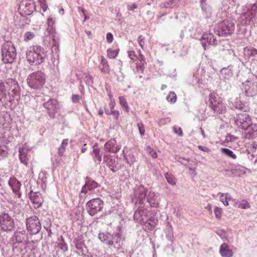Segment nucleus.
Wrapping results in <instances>:
<instances>
[{
  "instance_id": "1",
  "label": "nucleus",
  "mask_w": 257,
  "mask_h": 257,
  "mask_svg": "<svg viewBox=\"0 0 257 257\" xmlns=\"http://www.w3.org/2000/svg\"><path fill=\"white\" fill-rule=\"evenodd\" d=\"M235 123L239 129L245 131V138L251 139L257 135V123H253L250 115L246 112L236 115Z\"/></svg>"
},
{
  "instance_id": "2",
  "label": "nucleus",
  "mask_w": 257,
  "mask_h": 257,
  "mask_svg": "<svg viewBox=\"0 0 257 257\" xmlns=\"http://www.w3.org/2000/svg\"><path fill=\"white\" fill-rule=\"evenodd\" d=\"M47 51L40 46H34L27 51L26 58L31 65H38L42 63L47 57Z\"/></svg>"
},
{
  "instance_id": "3",
  "label": "nucleus",
  "mask_w": 257,
  "mask_h": 257,
  "mask_svg": "<svg viewBox=\"0 0 257 257\" xmlns=\"http://www.w3.org/2000/svg\"><path fill=\"white\" fill-rule=\"evenodd\" d=\"M20 87L15 80L8 79L0 82V101L6 97L7 93L12 97L19 96Z\"/></svg>"
},
{
  "instance_id": "4",
  "label": "nucleus",
  "mask_w": 257,
  "mask_h": 257,
  "mask_svg": "<svg viewBox=\"0 0 257 257\" xmlns=\"http://www.w3.org/2000/svg\"><path fill=\"white\" fill-rule=\"evenodd\" d=\"M2 61L6 64H12L17 58L16 49L11 41L5 42L1 47Z\"/></svg>"
},
{
  "instance_id": "5",
  "label": "nucleus",
  "mask_w": 257,
  "mask_h": 257,
  "mask_svg": "<svg viewBox=\"0 0 257 257\" xmlns=\"http://www.w3.org/2000/svg\"><path fill=\"white\" fill-rule=\"evenodd\" d=\"M234 29L235 24L233 21L225 20L217 24L214 32L219 36L227 37L234 32Z\"/></svg>"
},
{
  "instance_id": "6",
  "label": "nucleus",
  "mask_w": 257,
  "mask_h": 257,
  "mask_svg": "<svg viewBox=\"0 0 257 257\" xmlns=\"http://www.w3.org/2000/svg\"><path fill=\"white\" fill-rule=\"evenodd\" d=\"M13 240H15L13 245V250L19 247L22 254H25L27 252L26 249L28 247L26 245L28 242V234L25 230L15 232Z\"/></svg>"
},
{
  "instance_id": "7",
  "label": "nucleus",
  "mask_w": 257,
  "mask_h": 257,
  "mask_svg": "<svg viewBox=\"0 0 257 257\" xmlns=\"http://www.w3.org/2000/svg\"><path fill=\"white\" fill-rule=\"evenodd\" d=\"M27 81L28 86L31 88L39 89L45 83V75L40 71L34 72L28 76Z\"/></svg>"
},
{
  "instance_id": "8",
  "label": "nucleus",
  "mask_w": 257,
  "mask_h": 257,
  "mask_svg": "<svg viewBox=\"0 0 257 257\" xmlns=\"http://www.w3.org/2000/svg\"><path fill=\"white\" fill-rule=\"evenodd\" d=\"M26 225L27 232L30 235L37 234L42 228V224L40 219L35 215L26 219Z\"/></svg>"
},
{
  "instance_id": "9",
  "label": "nucleus",
  "mask_w": 257,
  "mask_h": 257,
  "mask_svg": "<svg viewBox=\"0 0 257 257\" xmlns=\"http://www.w3.org/2000/svg\"><path fill=\"white\" fill-rule=\"evenodd\" d=\"M15 223L13 217L5 212L0 213V229L4 232H10L14 230Z\"/></svg>"
},
{
  "instance_id": "10",
  "label": "nucleus",
  "mask_w": 257,
  "mask_h": 257,
  "mask_svg": "<svg viewBox=\"0 0 257 257\" xmlns=\"http://www.w3.org/2000/svg\"><path fill=\"white\" fill-rule=\"evenodd\" d=\"M104 202L99 198H93L88 201L86 204L87 213L91 216L100 212L103 208Z\"/></svg>"
},
{
  "instance_id": "11",
  "label": "nucleus",
  "mask_w": 257,
  "mask_h": 257,
  "mask_svg": "<svg viewBox=\"0 0 257 257\" xmlns=\"http://www.w3.org/2000/svg\"><path fill=\"white\" fill-rule=\"evenodd\" d=\"M43 107L46 109L49 116L52 119L55 117L56 114L59 108V103L55 99H50L47 102H44Z\"/></svg>"
},
{
  "instance_id": "12",
  "label": "nucleus",
  "mask_w": 257,
  "mask_h": 257,
  "mask_svg": "<svg viewBox=\"0 0 257 257\" xmlns=\"http://www.w3.org/2000/svg\"><path fill=\"white\" fill-rule=\"evenodd\" d=\"M201 43L204 49H206L207 46L217 45V40L214 36L211 34H205L202 35L200 39Z\"/></svg>"
},
{
  "instance_id": "13",
  "label": "nucleus",
  "mask_w": 257,
  "mask_h": 257,
  "mask_svg": "<svg viewBox=\"0 0 257 257\" xmlns=\"http://www.w3.org/2000/svg\"><path fill=\"white\" fill-rule=\"evenodd\" d=\"M135 195L137 198V202L140 205L147 203V191L146 188L142 185H140L135 192Z\"/></svg>"
},
{
  "instance_id": "14",
  "label": "nucleus",
  "mask_w": 257,
  "mask_h": 257,
  "mask_svg": "<svg viewBox=\"0 0 257 257\" xmlns=\"http://www.w3.org/2000/svg\"><path fill=\"white\" fill-rule=\"evenodd\" d=\"M29 196L35 209L39 208L42 205L43 199L39 192H33L31 190L29 193Z\"/></svg>"
},
{
  "instance_id": "15",
  "label": "nucleus",
  "mask_w": 257,
  "mask_h": 257,
  "mask_svg": "<svg viewBox=\"0 0 257 257\" xmlns=\"http://www.w3.org/2000/svg\"><path fill=\"white\" fill-rule=\"evenodd\" d=\"M8 184L11 188L14 193L17 195L18 198H21L22 194L20 192V189L22 186L21 182L15 177H11L9 180Z\"/></svg>"
},
{
  "instance_id": "16",
  "label": "nucleus",
  "mask_w": 257,
  "mask_h": 257,
  "mask_svg": "<svg viewBox=\"0 0 257 257\" xmlns=\"http://www.w3.org/2000/svg\"><path fill=\"white\" fill-rule=\"evenodd\" d=\"M121 146L116 144L115 139H111L107 141L104 145L105 151L110 153H116L119 151Z\"/></svg>"
},
{
  "instance_id": "17",
  "label": "nucleus",
  "mask_w": 257,
  "mask_h": 257,
  "mask_svg": "<svg viewBox=\"0 0 257 257\" xmlns=\"http://www.w3.org/2000/svg\"><path fill=\"white\" fill-rule=\"evenodd\" d=\"M229 106L230 108L233 109H238L242 110L243 112H246L249 109L247 105L242 102L239 98H236L233 101L229 102Z\"/></svg>"
},
{
  "instance_id": "18",
  "label": "nucleus",
  "mask_w": 257,
  "mask_h": 257,
  "mask_svg": "<svg viewBox=\"0 0 257 257\" xmlns=\"http://www.w3.org/2000/svg\"><path fill=\"white\" fill-rule=\"evenodd\" d=\"M24 8L23 10L24 14L26 16H29L36 10V5L33 0H27L22 3V5H24Z\"/></svg>"
},
{
  "instance_id": "19",
  "label": "nucleus",
  "mask_w": 257,
  "mask_h": 257,
  "mask_svg": "<svg viewBox=\"0 0 257 257\" xmlns=\"http://www.w3.org/2000/svg\"><path fill=\"white\" fill-rule=\"evenodd\" d=\"M112 243L108 244L109 247H113L117 250L122 248L123 242L121 240V235L119 233H113V236L111 240Z\"/></svg>"
},
{
  "instance_id": "20",
  "label": "nucleus",
  "mask_w": 257,
  "mask_h": 257,
  "mask_svg": "<svg viewBox=\"0 0 257 257\" xmlns=\"http://www.w3.org/2000/svg\"><path fill=\"white\" fill-rule=\"evenodd\" d=\"M209 105L208 107L210 108L212 107H214L220 103L222 102L221 97L215 92H212L209 95Z\"/></svg>"
},
{
  "instance_id": "21",
  "label": "nucleus",
  "mask_w": 257,
  "mask_h": 257,
  "mask_svg": "<svg viewBox=\"0 0 257 257\" xmlns=\"http://www.w3.org/2000/svg\"><path fill=\"white\" fill-rule=\"evenodd\" d=\"M28 152V149L24 147H20L19 149V157L20 162L26 166H28V162L29 159Z\"/></svg>"
},
{
  "instance_id": "22",
  "label": "nucleus",
  "mask_w": 257,
  "mask_h": 257,
  "mask_svg": "<svg viewBox=\"0 0 257 257\" xmlns=\"http://www.w3.org/2000/svg\"><path fill=\"white\" fill-rule=\"evenodd\" d=\"M113 236V233L111 234L109 232H105L99 233L98 237L101 242L108 245L110 243H112V242L111 241V240Z\"/></svg>"
},
{
  "instance_id": "23",
  "label": "nucleus",
  "mask_w": 257,
  "mask_h": 257,
  "mask_svg": "<svg viewBox=\"0 0 257 257\" xmlns=\"http://www.w3.org/2000/svg\"><path fill=\"white\" fill-rule=\"evenodd\" d=\"M219 252L223 257H231L233 255L232 250L229 248L226 243H223L220 246Z\"/></svg>"
},
{
  "instance_id": "24",
  "label": "nucleus",
  "mask_w": 257,
  "mask_h": 257,
  "mask_svg": "<svg viewBox=\"0 0 257 257\" xmlns=\"http://www.w3.org/2000/svg\"><path fill=\"white\" fill-rule=\"evenodd\" d=\"M255 17L250 15V13L246 12L243 13L239 17V22L244 25H248L250 24V22L252 21Z\"/></svg>"
},
{
  "instance_id": "25",
  "label": "nucleus",
  "mask_w": 257,
  "mask_h": 257,
  "mask_svg": "<svg viewBox=\"0 0 257 257\" xmlns=\"http://www.w3.org/2000/svg\"><path fill=\"white\" fill-rule=\"evenodd\" d=\"M214 114H223L226 111V106L222 102L215 105L214 107L210 108Z\"/></svg>"
},
{
  "instance_id": "26",
  "label": "nucleus",
  "mask_w": 257,
  "mask_h": 257,
  "mask_svg": "<svg viewBox=\"0 0 257 257\" xmlns=\"http://www.w3.org/2000/svg\"><path fill=\"white\" fill-rule=\"evenodd\" d=\"M85 185L87 187L88 189H89L90 192H92L99 186L96 182L92 180L89 177H86L85 178Z\"/></svg>"
},
{
  "instance_id": "27",
  "label": "nucleus",
  "mask_w": 257,
  "mask_h": 257,
  "mask_svg": "<svg viewBox=\"0 0 257 257\" xmlns=\"http://www.w3.org/2000/svg\"><path fill=\"white\" fill-rule=\"evenodd\" d=\"M220 73L224 78L229 79L233 75L232 66L229 65L227 67L223 68L220 71Z\"/></svg>"
},
{
  "instance_id": "28",
  "label": "nucleus",
  "mask_w": 257,
  "mask_h": 257,
  "mask_svg": "<svg viewBox=\"0 0 257 257\" xmlns=\"http://www.w3.org/2000/svg\"><path fill=\"white\" fill-rule=\"evenodd\" d=\"M52 40V52L53 53H58L59 52V44L58 42V38L54 35L51 36L49 38V41Z\"/></svg>"
},
{
  "instance_id": "29",
  "label": "nucleus",
  "mask_w": 257,
  "mask_h": 257,
  "mask_svg": "<svg viewBox=\"0 0 257 257\" xmlns=\"http://www.w3.org/2000/svg\"><path fill=\"white\" fill-rule=\"evenodd\" d=\"M99 68L101 72L103 74H109L110 72V68L108 62L103 57H101Z\"/></svg>"
},
{
  "instance_id": "30",
  "label": "nucleus",
  "mask_w": 257,
  "mask_h": 257,
  "mask_svg": "<svg viewBox=\"0 0 257 257\" xmlns=\"http://www.w3.org/2000/svg\"><path fill=\"white\" fill-rule=\"evenodd\" d=\"M200 6L203 12V15L204 17L206 18H210L212 14V10L211 7L207 5H202Z\"/></svg>"
},
{
  "instance_id": "31",
  "label": "nucleus",
  "mask_w": 257,
  "mask_h": 257,
  "mask_svg": "<svg viewBox=\"0 0 257 257\" xmlns=\"http://www.w3.org/2000/svg\"><path fill=\"white\" fill-rule=\"evenodd\" d=\"M91 193V192H90L89 189H88L87 187L84 184L82 186L81 190L79 195L80 201L84 200L85 197L87 196V194Z\"/></svg>"
},
{
  "instance_id": "32",
  "label": "nucleus",
  "mask_w": 257,
  "mask_h": 257,
  "mask_svg": "<svg viewBox=\"0 0 257 257\" xmlns=\"http://www.w3.org/2000/svg\"><path fill=\"white\" fill-rule=\"evenodd\" d=\"M165 232L167 238L172 242L174 238L173 229L169 222H167V228L166 229Z\"/></svg>"
},
{
  "instance_id": "33",
  "label": "nucleus",
  "mask_w": 257,
  "mask_h": 257,
  "mask_svg": "<svg viewBox=\"0 0 257 257\" xmlns=\"http://www.w3.org/2000/svg\"><path fill=\"white\" fill-rule=\"evenodd\" d=\"M244 54L248 58L254 57L257 55V50L255 48H248L247 47L244 48Z\"/></svg>"
},
{
  "instance_id": "34",
  "label": "nucleus",
  "mask_w": 257,
  "mask_h": 257,
  "mask_svg": "<svg viewBox=\"0 0 257 257\" xmlns=\"http://www.w3.org/2000/svg\"><path fill=\"white\" fill-rule=\"evenodd\" d=\"M246 12L248 13H250L251 16L255 17L256 14L257 13V4H253L249 5L247 6V10Z\"/></svg>"
},
{
  "instance_id": "35",
  "label": "nucleus",
  "mask_w": 257,
  "mask_h": 257,
  "mask_svg": "<svg viewBox=\"0 0 257 257\" xmlns=\"http://www.w3.org/2000/svg\"><path fill=\"white\" fill-rule=\"evenodd\" d=\"M8 148L6 145H0V160L8 156Z\"/></svg>"
},
{
  "instance_id": "36",
  "label": "nucleus",
  "mask_w": 257,
  "mask_h": 257,
  "mask_svg": "<svg viewBox=\"0 0 257 257\" xmlns=\"http://www.w3.org/2000/svg\"><path fill=\"white\" fill-rule=\"evenodd\" d=\"M221 152L225 155L226 156L231 158L233 159L236 158V155L233 153V151L227 148H221L220 150Z\"/></svg>"
},
{
  "instance_id": "37",
  "label": "nucleus",
  "mask_w": 257,
  "mask_h": 257,
  "mask_svg": "<svg viewBox=\"0 0 257 257\" xmlns=\"http://www.w3.org/2000/svg\"><path fill=\"white\" fill-rule=\"evenodd\" d=\"M179 0H170L169 2L164 4V7L165 8H174L177 7Z\"/></svg>"
},
{
  "instance_id": "38",
  "label": "nucleus",
  "mask_w": 257,
  "mask_h": 257,
  "mask_svg": "<svg viewBox=\"0 0 257 257\" xmlns=\"http://www.w3.org/2000/svg\"><path fill=\"white\" fill-rule=\"evenodd\" d=\"M165 177L167 180V182L172 185H175L176 183V180L174 176V175L172 174H170L169 173H166L165 174Z\"/></svg>"
},
{
  "instance_id": "39",
  "label": "nucleus",
  "mask_w": 257,
  "mask_h": 257,
  "mask_svg": "<svg viewBox=\"0 0 257 257\" xmlns=\"http://www.w3.org/2000/svg\"><path fill=\"white\" fill-rule=\"evenodd\" d=\"M82 78L84 79L86 85L92 86L93 84V79L90 74H85L83 75Z\"/></svg>"
},
{
  "instance_id": "40",
  "label": "nucleus",
  "mask_w": 257,
  "mask_h": 257,
  "mask_svg": "<svg viewBox=\"0 0 257 257\" xmlns=\"http://www.w3.org/2000/svg\"><path fill=\"white\" fill-rule=\"evenodd\" d=\"M231 196L228 193H223L220 196V200L223 203V204L227 206L228 205V200H230Z\"/></svg>"
},
{
  "instance_id": "41",
  "label": "nucleus",
  "mask_w": 257,
  "mask_h": 257,
  "mask_svg": "<svg viewBox=\"0 0 257 257\" xmlns=\"http://www.w3.org/2000/svg\"><path fill=\"white\" fill-rule=\"evenodd\" d=\"M119 100L121 107L126 112H128L129 111V107L125 98L123 96H121L119 97Z\"/></svg>"
},
{
  "instance_id": "42",
  "label": "nucleus",
  "mask_w": 257,
  "mask_h": 257,
  "mask_svg": "<svg viewBox=\"0 0 257 257\" xmlns=\"http://www.w3.org/2000/svg\"><path fill=\"white\" fill-rule=\"evenodd\" d=\"M94 154V161L97 164H100L101 162V155L100 154V149L98 148L93 149Z\"/></svg>"
},
{
  "instance_id": "43",
  "label": "nucleus",
  "mask_w": 257,
  "mask_h": 257,
  "mask_svg": "<svg viewBox=\"0 0 257 257\" xmlns=\"http://www.w3.org/2000/svg\"><path fill=\"white\" fill-rule=\"evenodd\" d=\"M167 100L171 103H174L177 100V96L175 93L173 91L170 92L166 97Z\"/></svg>"
},
{
  "instance_id": "44",
  "label": "nucleus",
  "mask_w": 257,
  "mask_h": 257,
  "mask_svg": "<svg viewBox=\"0 0 257 257\" xmlns=\"http://www.w3.org/2000/svg\"><path fill=\"white\" fill-rule=\"evenodd\" d=\"M108 167L109 169L113 172L115 173L118 170V168L116 167V164L114 160L110 159L108 163Z\"/></svg>"
},
{
  "instance_id": "45",
  "label": "nucleus",
  "mask_w": 257,
  "mask_h": 257,
  "mask_svg": "<svg viewBox=\"0 0 257 257\" xmlns=\"http://www.w3.org/2000/svg\"><path fill=\"white\" fill-rule=\"evenodd\" d=\"M141 206H140L138 210H137L134 213V218L135 219L139 220L140 219L141 217H142L143 215H145L146 212L143 209H142Z\"/></svg>"
},
{
  "instance_id": "46",
  "label": "nucleus",
  "mask_w": 257,
  "mask_h": 257,
  "mask_svg": "<svg viewBox=\"0 0 257 257\" xmlns=\"http://www.w3.org/2000/svg\"><path fill=\"white\" fill-rule=\"evenodd\" d=\"M147 203L153 207H158L159 206V202H156V200L154 198L147 197Z\"/></svg>"
},
{
  "instance_id": "47",
  "label": "nucleus",
  "mask_w": 257,
  "mask_h": 257,
  "mask_svg": "<svg viewBox=\"0 0 257 257\" xmlns=\"http://www.w3.org/2000/svg\"><path fill=\"white\" fill-rule=\"evenodd\" d=\"M237 207L238 208L245 209L249 208L250 205L246 200H243L238 204Z\"/></svg>"
},
{
  "instance_id": "48",
  "label": "nucleus",
  "mask_w": 257,
  "mask_h": 257,
  "mask_svg": "<svg viewBox=\"0 0 257 257\" xmlns=\"http://www.w3.org/2000/svg\"><path fill=\"white\" fill-rule=\"evenodd\" d=\"M58 246L63 252H65L68 250L67 244L65 242L63 238H62L61 240L58 243Z\"/></svg>"
},
{
  "instance_id": "49",
  "label": "nucleus",
  "mask_w": 257,
  "mask_h": 257,
  "mask_svg": "<svg viewBox=\"0 0 257 257\" xmlns=\"http://www.w3.org/2000/svg\"><path fill=\"white\" fill-rule=\"evenodd\" d=\"M118 54V51L117 50H113L108 49L107 50V55L110 58H115Z\"/></svg>"
},
{
  "instance_id": "50",
  "label": "nucleus",
  "mask_w": 257,
  "mask_h": 257,
  "mask_svg": "<svg viewBox=\"0 0 257 257\" xmlns=\"http://www.w3.org/2000/svg\"><path fill=\"white\" fill-rule=\"evenodd\" d=\"M222 209L221 208H219L217 206L215 207L214 210V212L216 217L217 219L221 218V217L222 216Z\"/></svg>"
},
{
  "instance_id": "51",
  "label": "nucleus",
  "mask_w": 257,
  "mask_h": 257,
  "mask_svg": "<svg viewBox=\"0 0 257 257\" xmlns=\"http://www.w3.org/2000/svg\"><path fill=\"white\" fill-rule=\"evenodd\" d=\"M178 161L181 164L187 166L188 165H190V160L189 159H186L184 158L179 157L178 158Z\"/></svg>"
},
{
  "instance_id": "52",
  "label": "nucleus",
  "mask_w": 257,
  "mask_h": 257,
  "mask_svg": "<svg viewBox=\"0 0 257 257\" xmlns=\"http://www.w3.org/2000/svg\"><path fill=\"white\" fill-rule=\"evenodd\" d=\"M75 247L79 250L83 251V246H85L84 243L81 240H77L75 244Z\"/></svg>"
},
{
  "instance_id": "53",
  "label": "nucleus",
  "mask_w": 257,
  "mask_h": 257,
  "mask_svg": "<svg viewBox=\"0 0 257 257\" xmlns=\"http://www.w3.org/2000/svg\"><path fill=\"white\" fill-rule=\"evenodd\" d=\"M54 34V31L52 26H48V27L45 32V36H47L48 35L50 36H53Z\"/></svg>"
},
{
  "instance_id": "54",
  "label": "nucleus",
  "mask_w": 257,
  "mask_h": 257,
  "mask_svg": "<svg viewBox=\"0 0 257 257\" xmlns=\"http://www.w3.org/2000/svg\"><path fill=\"white\" fill-rule=\"evenodd\" d=\"M138 42L142 48L144 49L145 46V38L142 35L139 36Z\"/></svg>"
},
{
  "instance_id": "55",
  "label": "nucleus",
  "mask_w": 257,
  "mask_h": 257,
  "mask_svg": "<svg viewBox=\"0 0 257 257\" xmlns=\"http://www.w3.org/2000/svg\"><path fill=\"white\" fill-rule=\"evenodd\" d=\"M137 126L138 127L140 135L142 136L145 134V128L142 122H140L137 123Z\"/></svg>"
},
{
  "instance_id": "56",
  "label": "nucleus",
  "mask_w": 257,
  "mask_h": 257,
  "mask_svg": "<svg viewBox=\"0 0 257 257\" xmlns=\"http://www.w3.org/2000/svg\"><path fill=\"white\" fill-rule=\"evenodd\" d=\"M81 97L77 94H73L72 96V101L74 103H79Z\"/></svg>"
},
{
  "instance_id": "57",
  "label": "nucleus",
  "mask_w": 257,
  "mask_h": 257,
  "mask_svg": "<svg viewBox=\"0 0 257 257\" xmlns=\"http://www.w3.org/2000/svg\"><path fill=\"white\" fill-rule=\"evenodd\" d=\"M51 225V221L50 219L48 220V222L47 223V225H44V228L48 232L49 235H50V234L52 233L51 230L50 229Z\"/></svg>"
},
{
  "instance_id": "58",
  "label": "nucleus",
  "mask_w": 257,
  "mask_h": 257,
  "mask_svg": "<svg viewBox=\"0 0 257 257\" xmlns=\"http://www.w3.org/2000/svg\"><path fill=\"white\" fill-rule=\"evenodd\" d=\"M140 61V64H139V68L140 69H141V70H143V66H144V64L145 63V59H144V57L142 55H141L140 58H139Z\"/></svg>"
},
{
  "instance_id": "59",
  "label": "nucleus",
  "mask_w": 257,
  "mask_h": 257,
  "mask_svg": "<svg viewBox=\"0 0 257 257\" xmlns=\"http://www.w3.org/2000/svg\"><path fill=\"white\" fill-rule=\"evenodd\" d=\"M216 233L222 239L226 237V232L222 230H218Z\"/></svg>"
},
{
  "instance_id": "60",
  "label": "nucleus",
  "mask_w": 257,
  "mask_h": 257,
  "mask_svg": "<svg viewBox=\"0 0 257 257\" xmlns=\"http://www.w3.org/2000/svg\"><path fill=\"white\" fill-rule=\"evenodd\" d=\"M173 129L175 133L178 134L180 136H182L183 132L181 127H174Z\"/></svg>"
},
{
  "instance_id": "61",
  "label": "nucleus",
  "mask_w": 257,
  "mask_h": 257,
  "mask_svg": "<svg viewBox=\"0 0 257 257\" xmlns=\"http://www.w3.org/2000/svg\"><path fill=\"white\" fill-rule=\"evenodd\" d=\"M113 39V36L111 33H108L106 34V40L107 41L110 43L112 42Z\"/></svg>"
},
{
  "instance_id": "62",
  "label": "nucleus",
  "mask_w": 257,
  "mask_h": 257,
  "mask_svg": "<svg viewBox=\"0 0 257 257\" xmlns=\"http://www.w3.org/2000/svg\"><path fill=\"white\" fill-rule=\"evenodd\" d=\"M34 37V34L33 32H27L25 34V37L28 39L31 40Z\"/></svg>"
},
{
  "instance_id": "63",
  "label": "nucleus",
  "mask_w": 257,
  "mask_h": 257,
  "mask_svg": "<svg viewBox=\"0 0 257 257\" xmlns=\"http://www.w3.org/2000/svg\"><path fill=\"white\" fill-rule=\"evenodd\" d=\"M111 114L116 119H117L119 116V113L117 110H111Z\"/></svg>"
},
{
  "instance_id": "64",
  "label": "nucleus",
  "mask_w": 257,
  "mask_h": 257,
  "mask_svg": "<svg viewBox=\"0 0 257 257\" xmlns=\"http://www.w3.org/2000/svg\"><path fill=\"white\" fill-rule=\"evenodd\" d=\"M68 139H64L62 141V142L61 144V146H60V147L61 148H65V147L67 146L68 145Z\"/></svg>"
}]
</instances>
